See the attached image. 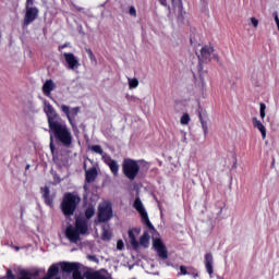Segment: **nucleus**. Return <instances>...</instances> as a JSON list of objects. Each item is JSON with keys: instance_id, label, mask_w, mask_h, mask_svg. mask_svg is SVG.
I'll return each instance as SVG.
<instances>
[{"instance_id": "7c9ffc66", "label": "nucleus", "mask_w": 279, "mask_h": 279, "mask_svg": "<svg viewBox=\"0 0 279 279\" xmlns=\"http://www.w3.org/2000/svg\"><path fill=\"white\" fill-rule=\"evenodd\" d=\"M134 208L137 210V213H141V197H136L134 202Z\"/></svg>"}, {"instance_id": "9b49d317", "label": "nucleus", "mask_w": 279, "mask_h": 279, "mask_svg": "<svg viewBox=\"0 0 279 279\" xmlns=\"http://www.w3.org/2000/svg\"><path fill=\"white\" fill-rule=\"evenodd\" d=\"M63 58L69 69H71L72 71H75V69L80 66V60H77V57H75V54H73L72 52H64Z\"/></svg>"}, {"instance_id": "c85d7f7f", "label": "nucleus", "mask_w": 279, "mask_h": 279, "mask_svg": "<svg viewBox=\"0 0 279 279\" xmlns=\"http://www.w3.org/2000/svg\"><path fill=\"white\" fill-rule=\"evenodd\" d=\"M85 51H86V53H87V56H88V58H89V60L92 61V62H95L97 59L95 58V54L93 53V50L92 49H89V48H87V49H85Z\"/></svg>"}, {"instance_id": "aec40b11", "label": "nucleus", "mask_w": 279, "mask_h": 279, "mask_svg": "<svg viewBox=\"0 0 279 279\" xmlns=\"http://www.w3.org/2000/svg\"><path fill=\"white\" fill-rule=\"evenodd\" d=\"M108 167L114 177L119 175V163L117 160L111 161Z\"/></svg>"}, {"instance_id": "6ab92c4d", "label": "nucleus", "mask_w": 279, "mask_h": 279, "mask_svg": "<svg viewBox=\"0 0 279 279\" xmlns=\"http://www.w3.org/2000/svg\"><path fill=\"white\" fill-rule=\"evenodd\" d=\"M60 274V268L58 267V265L52 264L47 272V276L44 279H51V278H56V276Z\"/></svg>"}, {"instance_id": "39448f33", "label": "nucleus", "mask_w": 279, "mask_h": 279, "mask_svg": "<svg viewBox=\"0 0 279 279\" xmlns=\"http://www.w3.org/2000/svg\"><path fill=\"white\" fill-rule=\"evenodd\" d=\"M112 204L107 203L98 207V221L99 223H106L112 219Z\"/></svg>"}, {"instance_id": "c756f323", "label": "nucleus", "mask_w": 279, "mask_h": 279, "mask_svg": "<svg viewBox=\"0 0 279 279\" xmlns=\"http://www.w3.org/2000/svg\"><path fill=\"white\" fill-rule=\"evenodd\" d=\"M265 110H267V106H265V104H260L259 105V112H260V118L262 119H265V117H266Z\"/></svg>"}, {"instance_id": "4468645a", "label": "nucleus", "mask_w": 279, "mask_h": 279, "mask_svg": "<svg viewBox=\"0 0 279 279\" xmlns=\"http://www.w3.org/2000/svg\"><path fill=\"white\" fill-rule=\"evenodd\" d=\"M138 229L129 230V243L133 246V250H138V241H136V235L140 234Z\"/></svg>"}, {"instance_id": "de8ad7c7", "label": "nucleus", "mask_w": 279, "mask_h": 279, "mask_svg": "<svg viewBox=\"0 0 279 279\" xmlns=\"http://www.w3.org/2000/svg\"><path fill=\"white\" fill-rule=\"evenodd\" d=\"M15 250H17V251H19V250H21V247H19V246H15Z\"/></svg>"}, {"instance_id": "f704fd0d", "label": "nucleus", "mask_w": 279, "mask_h": 279, "mask_svg": "<svg viewBox=\"0 0 279 279\" xmlns=\"http://www.w3.org/2000/svg\"><path fill=\"white\" fill-rule=\"evenodd\" d=\"M73 279H84V277L82 276V271H76L72 275Z\"/></svg>"}, {"instance_id": "ea45409f", "label": "nucleus", "mask_w": 279, "mask_h": 279, "mask_svg": "<svg viewBox=\"0 0 279 279\" xmlns=\"http://www.w3.org/2000/svg\"><path fill=\"white\" fill-rule=\"evenodd\" d=\"M7 277H8L9 279H14V278H16V277L14 276V274L12 272V269H8V270H7Z\"/></svg>"}, {"instance_id": "ddd939ff", "label": "nucleus", "mask_w": 279, "mask_h": 279, "mask_svg": "<svg viewBox=\"0 0 279 279\" xmlns=\"http://www.w3.org/2000/svg\"><path fill=\"white\" fill-rule=\"evenodd\" d=\"M40 191L43 193V199L46 206H50V208L53 207V196L51 195L49 186L41 187Z\"/></svg>"}, {"instance_id": "a18cd8bd", "label": "nucleus", "mask_w": 279, "mask_h": 279, "mask_svg": "<svg viewBox=\"0 0 279 279\" xmlns=\"http://www.w3.org/2000/svg\"><path fill=\"white\" fill-rule=\"evenodd\" d=\"M62 49H66V44L59 46V51H62Z\"/></svg>"}, {"instance_id": "dca6fc26", "label": "nucleus", "mask_w": 279, "mask_h": 279, "mask_svg": "<svg viewBox=\"0 0 279 279\" xmlns=\"http://www.w3.org/2000/svg\"><path fill=\"white\" fill-rule=\"evenodd\" d=\"M97 175H99V173L97 172V168H89L85 171V182H87V184H90V182H95V180H97Z\"/></svg>"}, {"instance_id": "412c9836", "label": "nucleus", "mask_w": 279, "mask_h": 279, "mask_svg": "<svg viewBox=\"0 0 279 279\" xmlns=\"http://www.w3.org/2000/svg\"><path fill=\"white\" fill-rule=\"evenodd\" d=\"M85 219L88 221L95 217V207L88 206L85 210Z\"/></svg>"}, {"instance_id": "a211bd4d", "label": "nucleus", "mask_w": 279, "mask_h": 279, "mask_svg": "<svg viewBox=\"0 0 279 279\" xmlns=\"http://www.w3.org/2000/svg\"><path fill=\"white\" fill-rule=\"evenodd\" d=\"M213 263H214V258H213V254L207 253L205 255V267L207 272L209 274V276H213Z\"/></svg>"}, {"instance_id": "b1692460", "label": "nucleus", "mask_w": 279, "mask_h": 279, "mask_svg": "<svg viewBox=\"0 0 279 279\" xmlns=\"http://www.w3.org/2000/svg\"><path fill=\"white\" fill-rule=\"evenodd\" d=\"M178 19L181 21V23H184V21L189 20V13H186V11L180 10Z\"/></svg>"}, {"instance_id": "6e6552de", "label": "nucleus", "mask_w": 279, "mask_h": 279, "mask_svg": "<svg viewBox=\"0 0 279 279\" xmlns=\"http://www.w3.org/2000/svg\"><path fill=\"white\" fill-rule=\"evenodd\" d=\"M36 19H38V8H27L23 20V27L32 25Z\"/></svg>"}, {"instance_id": "cd10ccee", "label": "nucleus", "mask_w": 279, "mask_h": 279, "mask_svg": "<svg viewBox=\"0 0 279 279\" xmlns=\"http://www.w3.org/2000/svg\"><path fill=\"white\" fill-rule=\"evenodd\" d=\"M138 86V78H129V88H136Z\"/></svg>"}, {"instance_id": "e433bc0d", "label": "nucleus", "mask_w": 279, "mask_h": 279, "mask_svg": "<svg viewBox=\"0 0 279 279\" xmlns=\"http://www.w3.org/2000/svg\"><path fill=\"white\" fill-rule=\"evenodd\" d=\"M141 167L144 168L145 171H147V169H149V162L142 160Z\"/></svg>"}, {"instance_id": "4c0bfd02", "label": "nucleus", "mask_w": 279, "mask_h": 279, "mask_svg": "<svg viewBox=\"0 0 279 279\" xmlns=\"http://www.w3.org/2000/svg\"><path fill=\"white\" fill-rule=\"evenodd\" d=\"M129 14H130L131 16H136V8L130 7V9H129Z\"/></svg>"}, {"instance_id": "f03ea898", "label": "nucleus", "mask_w": 279, "mask_h": 279, "mask_svg": "<svg viewBox=\"0 0 279 279\" xmlns=\"http://www.w3.org/2000/svg\"><path fill=\"white\" fill-rule=\"evenodd\" d=\"M141 220L146 228V231H144V234L141 238V245L147 247V245H149V239H153V246L158 253V256L160 258H167V247L165 246V243H162V240L158 238V232H156V228L151 223V220H149V215L147 214V210L143 208V205L141 206Z\"/></svg>"}, {"instance_id": "4be33fe9", "label": "nucleus", "mask_w": 279, "mask_h": 279, "mask_svg": "<svg viewBox=\"0 0 279 279\" xmlns=\"http://www.w3.org/2000/svg\"><path fill=\"white\" fill-rule=\"evenodd\" d=\"M199 121H201L202 130L204 132V136H208V123L206 122V120H204L202 114H199Z\"/></svg>"}, {"instance_id": "49530a36", "label": "nucleus", "mask_w": 279, "mask_h": 279, "mask_svg": "<svg viewBox=\"0 0 279 279\" xmlns=\"http://www.w3.org/2000/svg\"><path fill=\"white\" fill-rule=\"evenodd\" d=\"M192 276H193V278H197V271H194L193 274H192Z\"/></svg>"}, {"instance_id": "9d476101", "label": "nucleus", "mask_w": 279, "mask_h": 279, "mask_svg": "<svg viewBox=\"0 0 279 279\" xmlns=\"http://www.w3.org/2000/svg\"><path fill=\"white\" fill-rule=\"evenodd\" d=\"M61 271L63 274H77L80 271V264L78 263H71V262H61L60 263Z\"/></svg>"}, {"instance_id": "f3484780", "label": "nucleus", "mask_w": 279, "mask_h": 279, "mask_svg": "<svg viewBox=\"0 0 279 279\" xmlns=\"http://www.w3.org/2000/svg\"><path fill=\"white\" fill-rule=\"evenodd\" d=\"M253 126L260 132L263 140L267 138V129L257 118H253Z\"/></svg>"}, {"instance_id": "37998d69", "label": "nucleus", "mask_w": 279, "mask_h": 279, "mask_svg": "<svg viewBox=\"0 0 279 279\" xmlns=\"http://www.w3.org/2000/svg\"><path fill=\"white\" fill-rule=\"evenodd\" d=\"M32 5H34V0H26V9L27 8H34V7H32Z\"/></svg>"}, {"instance_id": "58836bf2", "label": "nucleus", "mask_w": 279, "mask_h": 279, "mask_svg": "<svg viewBox=\"0 0 279 279\" xmlns=\"http://www.w3.org/2000/svg\"><path fill=\"white\" fill-rule=\"evenodd\" d=\"M123 247H124V244H123V240H118V242H117V250H123Z\"/></svg>"}, {"instance_id": "473e14b6", "label": "nucleus", "mask_w": 279, "mask_h": 279, "mask_svg": "<svg viewBox=\"0 0 279 279\" xmlns=\"http://www.w3.org/2000/svg\"><path fill=\"white\" fill-rule=\"evenodd\" d=\"M50 151L51 154H54L56 153V145H53V135L50 136Z\"/></svg>"}, {"instance_id": "c9c22d12", "label": "nucleus", "mask_w": 279, "mask_h": 279, "mask_svg": "<svg viewBox=\"0 0 279 279\" xmlns=\"http://www.w3.org/2000/svg\"><path fill=\"white\" fill-rule=\"evenodd\" d=\"M181 136H182L181 142H183V143L187 144V143H189V141H187V138H186V132L181 131Z\"/></svg>"}, {"instance_id": "f257e3e1", "label": "nucleus", "mask_w": 279, "mask_h": 279, "mask_svg": "<svg viewBox=\"0 0 279 279\" xmlns=\"http://www.w3.org/2000/svg\"><path fill=\"white\" fill-rule=\"evenodd\" d=\"M44 112L48 119V128L52 133V136L57 143H61L63 147H71L73 145V134L66 125V122L62 120L58 111L47 100L44 101Z\"/></svg>"}, {"instance_id": "a19ab883", "label": "nucleus", "mask_w": 279, "mask_h": 279, "mask_svg": "<svg viewBox=\"0 0 279 279\" xmlns=\"http://www.w3.org/2000/svg\"><path fill=\"white\" fill-rule=\"evenodd\" d=\"M88 260H92L93 263H99V259L95 255H88L87 256Z\"/></svg>"}, {"instance_id": "1a4fd4ad", "label": "nucleus", "mask_w": 279, "mask_h": 279, "mask_svg": "<svg viewBox=\"0 0 279 279\" xmlns=\"http://www.w3.org/2000/svg\"><path fill=\"white\" fill-rule=\"evenodd\" d=\"M199 58L203 62L210 61V60H213V58H214V60L219 59V57L217 54H215V48L213 46H204L201 49Z\"/></svg>"}, {"instance_id": "bb28decb", "label": "nucleus", "mask_w": 279, "mask_h": 279, "mask_svg": "<svg viewBox=\"0 0 279 279\" xmlns=\"http://www.w3.org/2000/svg\"><path fill=\"white\" fill-rule=\"evenodd\" d=\"M102 160L105 163H107V166L110 165V162H113L114 159H112V157H110V155L106 154V153H102Z\"/></svg>"}, {"instance_id": "393cba45", "label": "nucleus", "mask_w": 279, "mask_h": 279, "mask_svg": "<svg viewBox=\"0 0 279 279\" xmlns=\"http://www.w3.org/2000/svg\"><path fill=\"white\" fill-rule=\"evenodd\" d=\"M92 151H94L95 154H99V156H104V148H101V146L99 145H93L90 147Z\"/></svg>"}, {"instance_id": "7ed1b4c3", "label": "nucleus", "mask_w": 279, "mask_h": 279, "mask_svg": "<svg viewBox=\"0 0 279 279\" xmlns=\"http://www.w3.org/2000/svg\"><path fill=\"white\" fill-rule=\"evenodd\" d=\"M80 202L82 198L73 193H65L63 196V201L61 202V210L64 217H72L75 215V210H77V206H80Z\"/></svg>"}, {"instance_id": "0eeeda50", "label": "nucleus", "mask_w": 279, "mask_h": 279, "mask_svg": "<svg viewBox=\"0 0 279 279\" xmlns=\"http://www.w3.org/2000/svg\"><path fill=\"white\" fill-rule=\"evenodd\" d=\"M65 239L69 240L70 243L74 244H77L80 241H82L81 233L72 225L65 228Z\"/></svg>"}, {"instance_id": "72a5a7b5", "label": "nucleus", "mask_w": 279, "mask_h": 279, "mask_svg": "<svg viewBox=\"0 0 279 279\" xmlns=\"http://www.w3.org/2000/svg\"><path fill=\"white\" fill-rule=\"evenodd\" d=\"M180 271L182 276H190L191 274L185 266H181Z\"/></svg>"}, {"instance_id": "423d86ee", "label": "nucleus", "mask_w": 279, "mask_h": 279, "mask_svg": "<svg viewBox=\"0 0 279 279\" xmlns=\"http://www.w3.org/2000/svg\"><path fill=\"white\" fill-rule=\"evenodd\" d=\"M60 110H61V112H63V114H65L70 125L72 128H75V117H77V114H80V107L71 108L66 105H61Z\"/></svg>"}, {"instance_id": "f8f14e48", "label": "nucleus", "mask_w": 279, "mask_h": 279, "mask_svg": "<svg viewBox=\"0 0 279 279\" xmlns=\"http://www.w3.org/2000/svg\"><path fill=\"white\" fill-rule=\"evenodd\" d=\"M81 234L88 233V220L86 218L77 217L75 219V227H74Z\"/></svg>"}, {"instance_id": "79ce46f5", "label": "nucleus", "mask_w": 279, "mask_h": 279, "mask_svg": "<svg viewBox=\"0 0 279 279\" xmlns=\"http://www.w3.org/2000/svg\"><path fill=\"white\" fill-rule=\"evenodd\" d=\"M251 23L253 27H258V20L256 17H251Z\"/></svg>"}, {"instance_id": "20e7f679", "label": "nucleus", "mask_w": 279, "mask_h": 279, "mask_svg": "<svg viewBox=\"0 0 279 279\" xmlns=\"http://www.w3.org/2000/svg\"><path fill=\"white\" fill-rule=\"evenodd\" d=\"M138 171H141V167L133 159H124L122 163V172L124 173L128 180H135L136 175H138Z\"/></svg>"}, {"instance_id": "c03bdc74", "label": "nucleus", "mask_w": 279, "mask_h": 279, "mask_svg": "<svg viewBox=\"0 0 279 279\" xmlns=\"http://www.w3.org/2000/svg\"><path fill=\"white\" fill-rule=\"evenodd\" d=\"M175 0H172V3H174ZM161 5H167V0H160Z\"/></svg>"}, {"instance_id": "2f4dec72", "label": "nucleus", "mask_w": 279, "mask_h": 279, "mask_svg": "<svg viewBox=\"0 0 279 279\" xmlns=\"http://www.w3.org/2000/svg\"><path fill=\"white\" fill-rule=\"evenodd\" d=\"M50 151L51 154H54L56 153V145H53V135L50 136Z\"/></svg>"}, {"instance_id": "5701e85b", "label": "nucleus", "mask_w": 279, "mask_h": 279, "mask_svg": "<svg viewBox=\"0 0 279 279\" xmlns=\"http://www.w3.org/2000/svg\"><path fill=\"white\" fill-rule=\"evenodd\" d=\"M110 239H112V233L110 232V230L104 229L101 234V241H110Z\"/></svg>"}, {"instance_id": "09e8293b", "label": "nucleus", "mask_w": 279, "mask_h": 279, "mask_svg": "<svg viewBox=\"0 0 279 279\" xmlns=\"http://www.w3.org/2000/svg\"><path fill=\"white\" fill-rule=\"evenodd\" d=\"M29 169V165L26 166V170Z\"/></svg>"}, {"instance_id": "a878e982", "label": "nucleus", "mask_w": 279, "mask_h": 279, "mask_svg": "<svg viewBox=\"0 0 279 279\" xmlns=\"http://www.w3.org/2000/svg\"><path fill=\"white\" fill-rule=\"evenodd\" d=\"M191 121V117L189 116V113H184L182 117H181V125H189V122Z\"/></svg>"}, {"instance_id": "2eb2a0df", "label": "nucleus", "mask_w": 279, "mask_h": 279, "mask_svg": "<svg viewBox=\"0 0 279 279\" xmlns=\"http://www.w3.org/2000/svg\"><path fill=\"white\" fill-rule=\"evenodd\" d=\"M52 90H56V83L53 80H47L43 85V93L46 97H51Z\"/></svg>"}]
</instances>
